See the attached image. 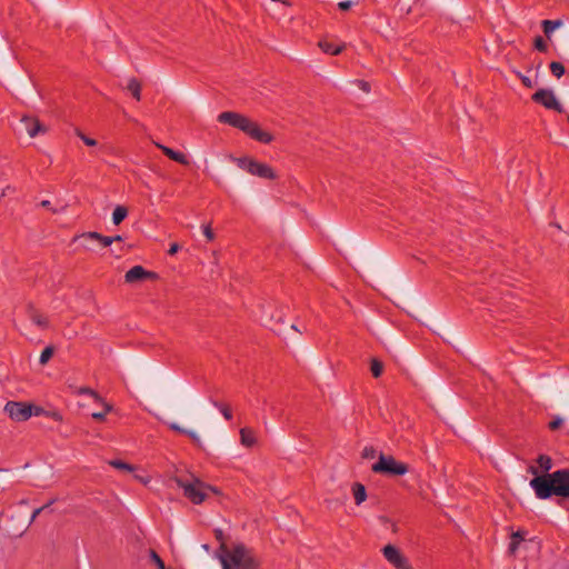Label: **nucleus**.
<instances>
[{
    "label": "nucleus",
    "mask_w": 569,
    "mask_h": 569,
    "mask_svg": "<svg viewBox=\"0 0 569 569\" xmlns=\"http://www.w3.org/2000/svg\"><path fill=\"white\" fill-rule=\"evenodd\" d=\"M169 427L174 431H178V432L189 436L197 445H200V442H201L200 436L194 430L187 429L177 422H171L169 425Z\"/></svg>",
    "instance_id": "obj_16"
},
{
    "label": "nucleus",
    "mask_w": 569,
    "mask_h": 569,
    "mask_svg": "<svg viewBox=\"0 0 569 569\" xmlns=\"http://www.w3.org/2000/svg\"><path fill=\"white\" fill-rule=\"evenodd\" d=\"M46 509V507H41V508H38L36 509L33 512H32V516H31V519H30V522H33L36 520V518Z\"/></svg>",
    "instance_id": "obj_40"
},
{
    "label": "nucleus",
    "mask_w": 569,
    "mask_h": 569,
    "mask_svg": "<svg viewBox=\"0 0 569 569\" xmlns=\"http://www.w3.org/2000/svg\"><path fill=\"white\" fill-rule=\"evenodd\" d=\"M156 146L167 156L169 157L171 160L173 161H177L179 163H182V164H188V160L186 158V156L181 152H178V151H174L161 143H158L156 142Z\"/></svg>",
    "instance_id": "obj_14"
},
{
    "label": "nucleus",
    "mask_w": 569,
    "mask_h": 569,
    "mask_svg": "<svg viewBox=\"0 0 569 569\" xmlns=\"http://www.w3.org/2000/svg\"><path fill=\"white\" fill-rule=\"evenodd\" d=\"M84 247H86L87 249H89V250L91 249V247L89 246V243H86V244H84Z\"/></svg>",
    "instance_id": "obj_52"
},
{
    "label": "nucleus",
    "mask_w": 569,
    "mask_h": 569,
    "mask_svg": "<svg viewBox=\"0 0 569 569\" xmlns=\"http://www.w3.org/2000/svg\"><path fill=\"white\" fill-rule=\"evenodd\" d=\"M78 392L83 395H90L96 401H102V398L96 391L89 388H80Z\"/></svg>",
    "instance_id": "obj_33"
},
{
    "label": "nucleus",
    "mask_w": 569,
    "mask_h": 569,
    "mask_svg": "<svg viewBox=\"0 0 569 569\" xmlns=\"http://www.w3.org/2000/svg\"><path fill=\"white\" fill-rule=\"evenodd\" d=\"M240 441L241 445L246 447L254 446L257 440L253 430L250 428H242L240 430Z\"/></svg>",
    "instance_id": "obj_17"
},
{
    "label": "nucleus",
    "mask_w": 569,
    "mask_h": 569,
    "mask_svg": "<svg viewBox=\"0 0 569 569\" xmlns=\"http://www.w3.org/2000/svg\"><path fill=\"white\" fill-rule=\"evenodd\" d=\"M232 160L238 164L239 168L249 172L254 159L244 157V158H232Z\"/></svg>",
    "instance_id": "obj_21"
},
{
    "label": "nucleus",
    "mask_w": 569,
    "mask_h": 569,
    "mask_svg": "<svg viewBox=\"0 0 569 569\" xmlns=\"http://www.w3.org/2000/svg\"><path fill=\"white\" fill-rule=\"evenodd\" d=\"M361 456L363 459H373L377 456V452L373 447L367 446L363 448Z\"/></svg>",
    "instance_id": "obj_30"
},
{
    "label": "nucleus",
    "mask_w": 569,
    "mask_h": 569,
    "mask_svg": "<svg viewBox=\"0 0 569 569\" xmlns=\"http://www.w3.org/2000/svg\"><path fill=\"white\" fill-rule=\"evenodd\" d=\"M4 411L16 421H26L32 416V406L23 402L9 401Z\"/></svg>",
    "instance_id": "obj_6"
},
{
    "label": "nucleus",
    "mask_w": 569,
    "mask_h": 569,
    "mask_svg": "<svg viewBox=\"0 0 569 569\" xmlns=\"http://www.w3.org/2000/svg\"><path fill=\"white\" fill-rule=\"evenodd\" d=\"M525 542V532L523 531H516L511 535V541L509 545V552L511 555H515L521 545Z\"/></svg>",
    "instance_id": "obj_15"
},
{
    "label": "nucleus",
    "mask_w": 569,
    "mask_h": 569,
    "mask_svg": "<svg viewBox=\"0 0 569 569\" xmlns=\"http://www.w3.org/2000/svg\"><path fill=\"white\" fill-rule=\"evenodd\" d=\"M382 552L385 558L397 569H412L408 560L392 545H387Z\"/></svg>",
    "instance_id": "obj_8"
},
{
    "label": "nucleus",
    "mask_w": 569,
    "mask_h": 569,
    "mask_svg": "<svg viewBox=\"0 0 569 569\" xmlns=\"http://www.w3.org/2000/svg\"><path fill=\"white\" fill-rule=\"evenodd\" d=\"M563 20L556 19V20H542L541 27L543 30L545 36L549 41H552V37L556 30L563 27Z\"/></svg>",
    "instance_id": "obj_12"
},
{
    "label": "nucleus",
    "mask_w": 569,
    "mask_h": 569,
    "mask_svg": "<svg viewBox=\"0 0 569 569\" xmlns=\"http://www.w3.org/2000/svg\"><path fill=\"white\" fill-rule=\"evenodd\" d=\"M140 88H141V86L137 79H134V78L129 79L127 89L132 93V96L137 100H140V98H141Z\"/></svg>",
    "instance_id": "obj_20"
},
{
    "label": "nucleus",
    "mask_w": 569,
    "mask_h": 569,
    "mask_svg": "<svg viewBox=\"0 0 569 569\" xmlns=\"http://www.w3.org/2000/svg\"><path fill=\"white\" fill-rule=\"evenodd\" d=\"M214 558L219 560L222 569H257L258 562L243 545L228 549L226 543L220 545Z\"/></svg>",
    "instance_id": "obj_2"
},
{
    "label": "nucleus",
    "mask_w": 569,
    "mask_h": 569,
    "mask_svg": "<svg viewBox=\"0 0 569 569\" xmlns=\"http://www.w3.org/2000/svg\"><path fill=\"white\" fill-rule=\"evenodd\" d=\"M353 497L357 505L362 503L367 498V492L365 486L361 483H355L352 486Z\"/></svg>",
    "instance_id": "obj_19"
},
{
    "label": "nucleus",
    "mask_w": 569,
    "mask_h": 569,
    "mask_svg": "<svg viewBox=\"0 0 569 569\" xmlns=\"http://www.w3.org/2000/svg\"><path fill=\"white\" fill-rule=\"evenodd\" d=\"M211 402H212V405H213L214 407H217V408L221 411V413L223 415V417H224L227 420H230V419L232 418L231 411H230L227 407L221 406V405H219L217 401H213V400H212Z\"/></svg>",
    "instance_id": "obj_32"
},
{
    "label": "nucleus",
    "mask_w": 569,
    "mask_h": 569,
    "mask_svg": "<svg viewBox=\"0 0 569 569\" xmlns=\"http://www.w3.org/2000/svg\"><path fill=\"white\" fill-rule=\"evenodd\" d=\"M214 536H216L217 540H219L221 542V545L224 543V541H223V532H222L221 529H216L214 530Z\"/></svg>",
    "instance_id": "obj_41"
},
{
    "label": "nucleus",
    "mask_w": 569,
    "mask_h": 569,
    "mask_svg": "<svg viewBox=\"0 0 569 569\" xmlns=\"http://www.w3.org/2000/svg\"><path fill=\"white\" fill-rule=\"evenodd\" d=\"M151 561L158 567V569H167L161 558L153 550L150 551Z\"/></svg>",
    "instance_id": "obj_29"
},
{
    "label": "nucleus",
    "mask_w": 569,
    "mask_h": 569,
    "mask_svg": "<svg viewBox=\"0 0 569 569\" xmlns=\"http://www.w3.org/2000/svg\"><path fill=\"white\" fill-rule=\"evenodd\" d=\"M530 487L539 499H548L552 495L569 497V469L533 477Z\"/></svg>",
    "instance_id": "obj_1"
},
{
    "label": "nucleus",
    "mask_w": 569,
    "mask_h": 569,
    "mask_svg": "<svg viewBox=\"0 0 569 569\" xmlns=\"http://www.w3.org/2000/svg\"><path fill=\"white\" fill-rule=\"evenodd\" d=\"M134 478H136L138 481L142 482L143 485H148V483H149V481H150V479H149L148 477H142V476H139V475H134Z\"/></svg>",
    "instance_id": "obj_42"
},
{
    "label": "nucleus",
    "mask_w": 569,
    "mask_h": 569,
    "mask_svg": "<svg viewBox=\"0 0 569 569\" xmlns=\"http://www.w3.org/2000/svg\"><path fill=\"white\" fill-rule=\"evenodd\" d=\"M352 6H353L352 0H345V1H341L338 3V8L343 11L350 9Z\"/></svg>",
    "instance_id": "obj_36"
},
{
    "label": "nucleus",
    "mask_w": 569,
    "mask_h": 569,
    "mask_svg": "<svg viewBox=\"0 0 569 569\" xmlns=\"http://www.w3.org/2000/svg\"><path fill=\"white\" fill-rule=\"evenodd\" d=\"M41 206H42L43 208H50V201H48V200H43V201L41 202Z\"/></svg>",
    "instance_id": "obj_48"
},
{
    "label": "nucleus",
    "mask_w": 569,
    "mask_h": 569,
    "mask_svg": "<svg viewBox=\"0 0 569 569\" xmlns=\"http://www.w3.org/2000/svg\"><path fill=\"white\" fill-rule=\"evenodd\" d=\"M171 479L183 490L184 496L196 505L204 501L207 489L216 491L191 473L188 477L173 476Z\"/></svg>",
    "instance_id": "obj_4"
},
{
    "label": "nucleus",
    "mask_w": 569,
    "mask_h": 569,
    "mask_svg": "<svg viewBox=\"0 0 569 569\" xmlns=\"http://www.w3.org/2000/svg\"><path fill=\"white\" fill-rule=\"evenodd\" d=\"M178 250H179V244L178 243H173V244H171V247L169 249V253L170 254H174V253L178 252Z\"/></svg>",
    "instance_id": "obj_45"
},
{
    "label": "nucleus",
    "mask_w": 569,
    "mask_h": 569,
    "mask_svg": "<svg viewBox=\"0 0 569 569\" xmlns=\"http://www.w3.org/2000/svg\"><path fill=\"white\" fill-rule=\"evenodd\" d=\"M568 120H569V116H568Z\"/></svg>",
    "instance_id": "obj_54"
},
{
    "label": "nucleus",
    "mask_w": 569,
    "mask_h": 569,
    "mask_svg": "<svg viewBox=\"0 0 569 569\" xmlns=\"http://www.w3.org/2000/svg\"><path fill=\"white\" fill-rule=\"evenodd\" d=\"M78 238L83 239V240H86L88 242L91 241V240H96V241L101 242V244L104 246V247H109V246H111L113 243V238L102 236V234H100L98 232H94V231L82 233Z\"/></svg>",
    "instance_id": "obj_13"
},
{
    "label": "nucleus",
    "mask_w": 569,
    "mask_h": 569,
    "mask_svg": "<svg viewBox=\"0 0 569 569\" xmlns=\"http://www.w3.org/2000/svg\"><path fill=\"white\" fill-rule=\"evenodd\" d=\"M358 83H359V87H360V89H361L362 91H365V92H369V90H370V89H369V84H368L367 82H365V81H358Z\"/></svg>",
    "instance_id": "obj_43"
},
{
    "label": "nucleus",
    "mask_w": 569,
    "mask_h": 569,
    "mask_svg": "<svg viewBox=\"0 0 569 569\" xmlns=\"http://www.w3.org/2000/svg\"><path fill=\"white\" fill-rule=\"evenodd\" d=\"M291 329L295 330V331H298V328L295 325L291 326Z\"/></svg>",
    "instance_id": "obj_51"
},
{
    "label": "nucleus",
    "mask_w": 569,
    "mask_h": 569,
    "mask_svg": "<svg viewBox=\"0 0 569 569\" xmlns=\"http://www.w3.org/2000/svg\"><path fill=\"white\" fill-rule=\"evenodd\" d=\"M249 173L253 176H258L260 178L264 179H276L277 174L274 173L273 169L264 163L258 162L253 160V163L251 166V169Z\"/></svg>",
    "instance_id": "obj_10"
},
{
    "label": "nucleus",
    "mask_w": 569,
    "mask_h": 569,
    "mask_svg": "<svg viewBox=\"0 0 569 569\" xmlns=\"http://www.w3.org/2000/svg\"><path fill=\"white\" fill-rule=\"evenodd\" d=\"M528 471L533 475L535 477L539 476L538 475V469L535 467V466H530Z\"/></svg>",
    "instance_id": "obj_46"
},
{
    "label": "nucleus",
    "mask_w": 569,
    "mask_h": 569,
    "mask_svg": "<svg viewBox=\"0 0 569 569\" xmlns=\"http://www.w3.org/2000/svg\"><path fill=\"white\" fill-rule=\"evenodd\" d=\"M51 503H52V501L48 502V503L44 506V507H46V509H47L49 506H51Z\"/></svg>",
    "instance_id": "obj_53"
},
{
    "label": "nucleus",
    "mask_w": 569,
    "mask_h": 569,
    "mask_svg": "<svg viewBox=\"0 0 569 569\" xmlns=\"http://www.w3.org/2000/svg\"><path fill=\"white\" fill-rule=\"evenodd\" d=\"M76 133L87 146H89V147L97 146V141L94 139L87 137L81 131L77 130Z\"/></svg>",
    "instance_id": "obj_31"
},
{
    "label": "nucleus",
    "mask_w": 569,
    "mask_h": 569,
    "mask_svg": "<svg viewBox=\"0 0 569 569\" xmlns=\"http://www.w3.org/2000/svg\"><path fill=\"white\" fill-rule=\"evenodd\" d=\"M109 465L112 466L116 469L132 472L136 468L127 462H123L121 460H111L109 461Z\"/></svg>",
    "instance_id": "obj_22"
},
{
    "label": "nucleus",
    "mask_w": 569,
    "mask_h": 569,
    "mask_svg": "<svg viewBox=\"0 0 569 569\" xmlns=\"http://www.w3.org/2000/svg\"><path fill=\"white\" fill-rule=\"evenodd\" d=\"M522 82H523V84H525V86H527V87H529V88H531V87H532V82H531V80H530L529 78H527V77H523V78H522Z\"/></svg>",
    "instance_id": "obj_47"
},
{
    "label": "nucleus",
    "mask_w": 569,
    "mask_h": 569,
    "mask_svg": "<svg viewBox=\"0 0 569 569\" xmlns=\"http://www.w3.org/2000/svg\"><path fill=\"white\" fill-rule=\"evenodd\" d=\"M41 415L47 416V411H44L41 407L32 406V416H41Z\"/></svg>",
    "instance_id": "obj_39"
},
{
    "label": "nucleus",
    "mask_w": 569,
    "mask_h": 569,
    "mask_svg": "<svg viewBox=\"0 0 569 569\" xmlns=\"http://www.w3.org/2000/svg\"><path fill=\"white\" fill-rule=\"evenodd\" d=\"M32 320L34 323H37L38 326H46L47 325V321L43 317H41L40 315H34L32 317Z\"/></svg>",
    "instance_id": "obj_38"
},
{
    "label": "nucleus",
    "mask_w": 569,
    "mask_h": 569,
    "mask_svg": "<svg viewBox=\"0 0 569 569\" xmlns=\"http://www.w3.org/2000/svg\"><path fill=\"white\" fill-rule=\"evenodd\" d=\"M563 423V419L561 417H556L550 423L549 427L551 430L558 429Z\"/></svg>",
    "instance_id": "obj_35"
},
{
    "label": "nucleus",
    "mask_w": 569,
    "mask_h": 569,
    "mask_svg": "<svg viewBox=\"0 0 569 569\" xmlns=\"http://www.w3.org/2000/svg\"><path fill=\"white\" fill-rule=\"evenodd\" d=\"M21 122L23 123L26 131L31 138L36 137L39 132L46 131V127H43L37 119L23 117Z\"/></svg>",
    "instance_id": "obj_11"
},
{
    "label": "nucleus",
    "mask_w": 569,
    "mask_h": 569,
    "mask_svg": "<svg viewBox=\"0 0 569 569\" xmlns=\"http://www.w3.org/2000/svg\"><path fill=\"white\" fill-rule=\"evenodd\" d=\"M203 234L210 241L214 239V233L211 230L210 226H203Z\"/></svg>",
    "instance_id": "obj_37"
},
{
    "label": "nucleus",
    "mask_w": 569,
    "mask_h": 569,
    "mask_svg": "<svg viewBox=\"0 0 569 569\" xmlns=\"http://www.w3.org/2000/svg\"><path fill=\"white\" fill-rule=\"evenodd\" d=\"M532 99L536 102L541 103L547 109H552V110H556L558 112H562L563 111L562 106L560 104V102L556 98V96H555L552 90L540 89V90H538L532 96Z\"/></svg>",
    "instance_id": "obj_7"
},
{
    "label": "nucleus",
    "mask_w": 569,
    "mask_h": 569,
    "mask_svg": "<svg viewBox=\"0 0 569 569\" xmlns=\"http://www.w3.org/2000/svg\"><path fill=\"white\" fill-rule=\"evenodd\" d=\"M320 47L321 49L327 52V53H331V54H338L342 51V46H339V47H333L332 43H329V42H320Z\"/></svg>",
    "instance_id": "obj_24"
},
{
    "label": "nucleus",
    "mask_w": 569,
    "mask_h": 569,
    "mask_svg": "<svg viewBox=\"0 0 569 569\" xmlns=\"http://www.w3.org/2000/svg\"><path fill=\"white\" fill-rule=\"evenodd\" d=\"M128 216V209L123 206H117L112 212V222L118 226Z\"/></svg>",
    "instance_id": "obj_18"
},
{
    "label": "nucleus",
    "mask_w": 569,
    "mask_h": 569,
    "mask_svg": "<svg viewBox=\"0 0 569 569\" xmlns=\"http://www.w3.org/2000/svg\"><path fill=\"white\" fill-rule=\"evenodd\" d=\"M53 352H54L53 347H47V348L41 352V355H40V359H39V362H40L41 365H46V363L50 360V358L52 357Z\"/></svg>",
    "instance_id": "obj_27"
},
{
    "label": "nucleus",
    "mask_w": 569,
    "mask_h": 569,
    "mask_svg": "<svg viewBox=\"0 0 569 569\" xmlns=\"http://www.w3.org/2000/svg\"><path fill=\"white\" fill-rule=\"evenodd\" d=\"M382 370H383L382 363L377 359H372L371 360V372H372L373 377L378 378L382 373Z\"/></svg>",
    "instance_id": "obj_28"
},
{
    "label": "nucleus",
    "mask_w": 569,
    "mask_h": 569,
    "mask_svg": "<svg viewBox=\"0 0 569 569\" xmlns=\"http://www.w3.org/2000/svg\"><path fill=\"white\" fill-rule=\"evenodd\" d=\"M539 467L542 469V471L548 472L552 468V461L551 458L545 455L539 456L537 460Z\"/></svg>",
    "instance_id": "obj_23"
},
{
    "label": "nucleus",
    "mask_w": 569,
    "mask_h": 569,
    "mask_svg": "<svg viewBox=\"0 0 569 569\" xmlns=\"http://www.w3.org/2000/svg\"><path fill=\"white\" fill-rule=\"evenodd\" d=\"M550 70L552 72V74L556 76L557 78L562 77L565 73V67L560 62H557V61H553L550 63Z\"/></svg>",
    "instance_id": "obj_26"
},
{
    "label": "nucleus",
    "mask_w": 569,
    "mask_h": 569,
    "mask_svg": "<svg viewBox=\"0 0 569 569\" xmlns=\"http://www.w3.org/2000/svg\"><path fill=\"white\" fill-rule=\"evenodd\" d=\"M113 238V242L114 241H121L122 240V237L121 236H116V237H112Z\"/></svg>",
    "instance_id": "obj_50"
},
{
    "label": "nucleus",
    "mask_w": 569,
    "mask_h": 569,
    "mask_svg": "<svg viewBox=\"0 0 569 569\" xmlns=\"http://www.w3.org/2000/svg\"><path fill=\"white\" fill-rule=\"evenodd\" d=\"M100 402L103 405L104 411L93 412L92 413V418L96 419V420H103L106 418L107 412H110L113 409V407L110 403H107L103 400L100 401Z\"/></svg>",
    "instance_id": "obj_25"
},
{
    "label": "nucleus",
    "mask_w": 569,
    "mask_h": 569,
    "mask_svg": "<svg viewBox=\"0 0 569 569\" xmlns=\"http://www.w3.org/2000/svg\"><path fill=\"white\" fill-rule=\"evenodd\" d=\"M218 121L240 129L257 141L270 143L273 140L271 133L262 130L257 123L240 113L231 111L222 112L218 116Z\"/></svg>",
    "instance_id": "obj_3"
},
{
    "label": "nucleus",
    "mask_w": 569,
    "mask_h": 569,
    "mask_svg": "<svg viewBox=\"0 0 569 569\" xmlns=\"http://www.w3.org/2000/svg\"><path fill=\"white\" fill-rule=\"evenodd\" d=\"M371 470L376 473L402 476L408 471V467L397 461L392 456L379 453L378 461L372 465Z\"/></svg>",
    "instance_id": "obj_5"
},
{
    "label": "nucleus",
    "mask_w": 569,
    "mask_h": 569,
    "mask_svg": "<svg viewBox=\"0 0 569 569\" xmlns=\"http://www.w3.org/2000/svg\"><path fill=\"white\" fill-rule=\"evenodd\" d=\"M201 548H202L206 552H208V551H209V549H210V548H209V545H207V543H203V545L201 546Z\"/></svg>",
    "instance_id": "obj_49"
},
{
    "label": "nucleus",
    "mask_w": 569,
    "mask_h": 569,
    "mask_svg": "<svg viewBox=\"0 0 569 569\" xmlns=\"http://www.w3.org/2000/svg\"><path fill=\"white\" fill-rule=\"evenodd\" d=\"M127 282H134L142 279H156L154 272L147 271L141 266L132 267L124 276Z\"/></svg>",
    "instance_id": "obj_9"
},
{
    "label": "nucleus",
    "mask_w": 569,
    "mask_h": 569,
    "mask_svg": "<svg viewBox=\"0 0 569 569\" xmlns=\"http://www.w3.org/2000/svg\"><path fill=\"white\" fill-rule=\"evenodd\" d=\"M47 416H50V417H52L53 419H56V420H58V421H61V420H62L61 415H60L59 412H56V411H53V412H47Z\"/></svg>",
    "instance_id": "obj_44"
},
{
    "label": "nucleus",
    "mask_w": 569,
    "mask_h": 569,
    "mask_svg": "<svg viewBox=\"0 0 569 569\" xmlns=\"http://www.w3.org/2000/svg\"><path fill=\"white\" fill-rule=\"evenodd\" d=\"M535 48L541 52H546L547 43L545 42V40L541 37H537L535 39Z\"/></svg>",
    "instance_id": "obj_34"
}]
</instances>
